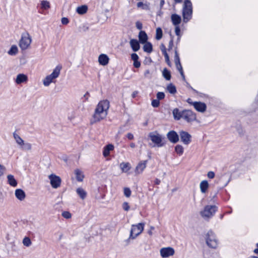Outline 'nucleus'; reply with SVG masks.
Masks as SVG:
<instances>
[{"label":"nucleus","mask_w":258,"mask_h":258,"mask_svg":"<svg viewBox=\"0 0 258 258\" xmlns=\"http://www.w3.org/2000/svg\"><path fill=\"white\" fill-rule=\"evenodd\" d=\"M157 99L160 100L163 99L165 97V94L162 92H159L157 93Z\"/></svg>","instance_id":"nucleus-45"},{"label":"nucleus","mask_w":258,"mask_h":258,"mask_svg":"<svg viewBox=\"0 0 258 258\" xmlns=\"http://www.w3.org/2000/svg\"><path fill=\"white\" fill-rule=\"evenodd\" d=\"M134 66L136 68H139L141 66V63L139 61L136 60L135 61H134Z\"/></svg>","instance_id":"nucleus-54"},{"label":"nucleus","mask_w":258,"mask_h":258,"mask_svg":"<svg viewBox=\"0 0 258 258\" xmlns=\"http://www.w3.org/2000/svg\"><path fill=\"white\" fill-rule=\"evenodd\" d=\"M122 208L125 211H127L129 210L130 207L127 202H124L122 204Z\"/></svg>","instance_id":"nucleus-48"},{"label":"nucleus","mask_w":258,"mask_h":258,"mask_svg":"<svg viewBox=\"0 0 258 258\" xmlns=\"http://www.w3.org/2000/svg\"><path fill=\"white\" fill-rule=\"evenodd\" d=\"M6 167L0 164V177L3 176L6 171Z\"/></svg>","instance_id":"nucleus-46"},{"label":"nucleus","mask_w":258,"mask_h":258,"mask_svg":"<svg viewBox=\"0 0 258 258\" xmlns=\"http://www.w3.org/2000/svg\"><path fill=\"white\" fill-rule=\"evenodd\" d=\"M148 137L154 144L153 147H162L164 146V137L157 131L150 132Z\"/></svg>","instance_id":"nucleus-4"},{"label":"nucleus","mask_w":258,"mask_h":258,"mask_svg":"<svg viewBox=\"0 0 258 258\" xmlns=\"http://www.w3.org/2000/svg\"><path fill=\"white\" fill-rule=\"evenodd\" d=\"M181 141L185 145H188L191 142V135L187 132L181 131L179 132Z\"/></svg>","instance_id":"nucleus-13"},{"label":"nucleus","mask_w":258,"mask_h":258,"mask_svg":"<svg viewBox=\"0 0 258 258\" xmlns=\"http://www.w3.org/2000/svg\"><path fill=\"white\" fill-rule=\"evenodd\" d=\"M174 62H175V64L180 63L179 56V55L178 54L176 49H175V50Z\"/></svg>","instance_id":"nucleus-41"},{"label":"nucleus","mask_w":258,"mask_h":258,"mask_svg":"<svg viewBox=\"0 0 258 258\" xmlns=\"http://www.w3.org/2000/svg\"><path fill=\"white\" fill-rule=\"evenodd\" d=\"M151 105L154 107H158L160 105L159 100L158 99H154L152 101Z\"/></svg>","instance_id":"nucleus-44"},{"label":"nucleus","mask_w":258,"mask_h":258,"mask_svg":"<svg viewBox=\"0 0 258 258\" xmlns=\"http://www.w3.org/2000/svg\"><path fill=\"white\" fill-rule=\"evenodd\" d=\"M167 90L171 94H174L176 93V88L175 85L170 83L166 87Z\"/></svg>","instance_id":"nucleus-32"},{"label":"nucleus","mask_w":258,"mask_h":258,"mask_svg":"<svg viewBox=\"0 0 258 258\" xmlns=\"http://www.w3.org/2000/svg\"><path fill=\"white\" fill-rule=\"evenodd\" d=\"M162 75L163 77L166 80H170L171 79V74L170 72L166 69L165 68L163 69L162 72Z\"/></svg>","instance_id":"nucleus-35"},{"label":"nucleus","mask_w":258,"mask_h":258,"mask_svg":"<svg viewBox=\"0 0 258 258\" xmlns=\"http://www.w3.org/2000/svg\"><path fill=\"white\" fill-rule=\"evenodd\" d=\"M160 180L159 179L156 178V179H155V183L156 184H160Z\"/></svg>","instance_id":"nucleus-63"},{"label":"nucleus","mask_w":258,"mask_h":258,"mask_svg":"<svg viewBox=\"0 0 258 258\" xmlns=\"http://www.w3.org/2000/svg\"><path fill=\"white\" fill-rule=\"evenodd\" d=\"M13 135L16 143L22 150L29 151L31 149V144L29 143H25L18 134L14 132Z\"/></svg>","instance_id":"nucleus-6"},{"label":"nucleus","mask_w":258,"mask_h":258,"mask_svg":"<svg viewBox=\"0 0 258 258\" xmlns=\"http://www.w3.org/2000/svg\"><path fill=\"white\" fill-rule=\"evenodd\" d=\"M126 136L128 138V139L131 140H133L134 138L133 134L131 133H127Z\"/></svg>","instance_id":"nucleus-57"},{"label":"nucleus","mask_w":258,"mask_h":258,"mask_svg":"<svg viewBox=\"0 0 258 258\" xmlns=\"http://www.w3.org/2000/svg\"><path fill=\"white\" fill-rule=\"evenodd\" d=\"M139 39L141 43H145L147 42L148 36L144 31H141L139 34Z\"/></svg>","instance_id":"nucleus-26"},{"label":"nucleus","mask_w":258,"mask_h":258,"mask_svg":"<svg viewBox=\"0 0 258 258\" xmlns=\"http://www.w3.org/2000/svg\"><path fill=\"white\" fill-rule=\"evenodd\" d=\"M217 210L216 206H206L204 210L201 212V215L204 218H210L212 217Z\"/></svg>","instance_id":"nucleus-9"},{"label":"nucleus","mask_w":258,"mask_h":258,"mask_svg":"<svg viewBox=\"0 0 258 258\" xmlns=\"http://www.w3.org/2000/svg\"><path fill=\"white\" fill-rule=\"evenodd\" d=\"M209 185L208 182L207 180H203L201 182L200 184V188L201 191L202 193H205L207 192Z\"/></svg>","instance_id":"nucleus-25"},{"label":"nucleus","mask_w":258,"mask_h":258,"mask_svg":"<svg viewBox=\"0 0 258 258\" xmlns=\"http://www.w3.org/2000/svg\"><path fill=\"white\" fill-rule=\"evenodd\" d=\"M165 61L166 62V63L168 64V65L169 66H171V62H170V61L169 58H167V59H165Z\"/></svg>","instance_id":"nucleus-62"},{"label":"nucleus","mask_w":258,"mask_h":258,"mask_svg":"<svg viewBox=\"0 0 258 258\" xmlns=\"http://www.w3.org/2000/svg\"><path fill=\"white\" fill-rule=\"evenodd\" d=\"M18 49L17 46L15 45H13L11 46L8 53L10 55H15L18 53Z\"/></svg>","instance_id":"nucleus-34"},{"label":"nucleus","mask_w":258,"mask_h":258,"mask_svg":"<svg viewBox=\"0 0 258 258\" xmlns=\"http://www.w3.org/2000/svg\"><path fill=\"white\" fill-rule=\"evenodd\" d=\"M61 23L63 25H67L69 23V21L67 18L63 17L61 20Z\"/></svg>","instance_id":"nucleus-51"},{"label":"nucleus","mask_w":258,"mask_h":258,"mask_svg":"<svg viewBox=\"0 0 258 258\" xmlns=\"http://www.w3.org/2000/svg\"><path fill=\"white\" fill-rule=\"evenodd\" d=\"M182 118L188 122H190L196 120V116L191 111L185 110L182 111Z\"/></svg>","instance_id":"nucleus-12"},{"label":"nucleus","mask_w":258,"mask_h":258,"mask_svg":"<svg viewBox=\"0 0 258 258\" xmlns=\"http://www.w3.org/2000/svg\"><path fill=\"white\" fill-rule=\"evenodd\" d=\"M74 173L76 176V178L78 181H83L84 178V175L83 172L81 170L79 169H75L74 171Z\"/></svg>","instance_id":"nucleus-22"},{"label":"nucleus","mask_w":258,"mask_h":258,"mask_svg":"<svg viewBox=\"0 0 258 258\" xmlns=\"http://www.w3.org/2000/svg\"><path fill=\"white\" fill-rule=\"evenodd\" d=\"M31 41V37L28 33L23 34L19 42V46L22 50H25L29 47Z\"/></svg>","instance_id":"nucleus-7"},{"label":"nucleus","mask_w":258,"mask_h":258,"mask_svg":"<svg viewBox=\"0 0 258 258\" xmlns=\"http://www.w3.org/2000/svg\"><path fill=\"white\" fill-rule=\"evenodd\" d=\"M138 92L137 91H135L133 92L132 94V97L135 98L136 97L137 95L138 94Z\"/></svg>","instance_id":"nucleus-59"},{"label":"nucleus","mask_w":258,"mask_h":258,"mask_svg":"<svg viewBox=\"0 0 258 258\" xmlns=\"http://www.w3.org/2000/svg\"><path fill=\"white\" fill-rule=\"evenodd\" d=\"M192 104L198 111L204 112L206 109V105L204 103L195 102Z\"/></svg>","instance_id":"nucleus-16"},{"label":"nucleus","mask_w":258,"mask_h":258,"mask_svg":"<svg viewBox=\"0 0 258 258\" xmlns=\"http://www.w3.org/2000/svg\"><path fill=\"white\" fill-rule=\"evenodd\" d=\"M119 167L122 172L126 173L131 169V165L128 162H122L120 164Z\"/></svg>","instance_id":"nucleus-23"},{"label":"nucleus","mask_w":258,"mask_h":258,"mask_svg":"<svg viewBox=\"0 0 258 258\" xmlns=\"http://www.w3.org/2000/svg\"><path fill=\"white\" fill-rule=\"evenodd\" d=\"M109 107L110 103L108 100H103L99 101L95 109L90 123L93 124L105 119Z\"/></svg>","instance_id":"nucleus-1"},{"label":"nucleus","mask_w":258,"mask_h":258,"mask_svg":"<svg viewBox=\"0 0 258 258\" xmlns=\"http://www.w3.org/2000/svg\"><path fill=\"white\" fill-rule=\"evenodd\" d=\"M28 81V77L24 74H18L15 79V82L17 84L25 83Z\"/></svg>","instance_id":"nucleus-17"},{"label":"nucleus","mask_w":258,"mask_h":258,"mask_svg":"<svg viewBox=\"0 0 258 258\" xmlns=\"http://www.w3.org/2000/svg\"><path fill=\"white\" fill-rule=\"evenodd\" d=\"M131 190L128 187L123 188V194L126 197L129 198L131 195Z\"/></svg>","instance_id":"nucleus-40"},{"label":"nucleus","mask_w":258,"mask_h":258,"mask_svg":"<svg viewBox=\"0 0 258 258\" xmlns=\"http://www.w3.org/2000/svg\"><path fill=\"white\" fill-rule=\"evenodd\" d=\"M163 36L162 30L161 28L158 27L156 30V36L155 38L157 40H160Z\"/></svg>","instance_id":"nucleus-36"},{"label":"nucleus","mask_w":258,"mask_h":258,"mask_svg":"<svg viewBox=\"0 0 258 258\" xmlns=\"http://www.w3.org/2000/svg\"><path fill=\"white\" fill-rule=\"evenodd\" d=\"M151 72L149 70H146L144 72V76L145 78H151Z\"/></svg>","instance_id":"nucleus-47"},{"label":"nucleus","mask_w":258,"mask_h":258,"mask_svg":"<svg viewBox=\"0 0 258 258\" xmlns=\"http://www.w3.org/2000/svg\"><path fill=\"white\" fill-rule=\"evenodd\" d=\"M192 4L189 0H185L184 2L182 16L183 21L185 23L187 22L192 18Z\"/></svg>","instance_id":"nucleus-3"},{"label":"nucleus","mask_w":258,"mask_h":258,"mask_svg":"<svg viewBox=\"0 0 258 258\" xmlns=\"http://www.w3.org/2000/svg\"><path fill=\"white\" fill-rule=\"evenodd\" d=\"M88 10V7L86 5H83L78 7L76 9V12L80 15H83L85 14Z\"/></svg>","instance_id":"nucleus-31"},{"label":"nucleus","mask_w":258,"mask_h":258,"mask_svg":"<svg viewBox=\"0 0 258 258\" xmlns=\"http://www.w3.org/2000/svg\"><path fill=\"white\" fill-rule=\"evenodd\" d=\"M160 49H161L162 53L166 52V47H165V46L163 44H162L161 45V46H160Z\"/></svg>","instance_id":"nucleus-55"},{"label":"nucleus","mask_w":258,"mask_h":258,"mask_svg":"<svg viewBox=\"0 0 258 258\" xmlns=\"http://www.w3.org/2000/svg\"><path fill=\"white\" fill-rule=\"evenodd\" d=\"M175 253V250L171 247H166L160 249V254L162 257L167 258L173 256Z\"/></svg>","instance_id":"nucleus-11"},{"label":"nucleus","mask_w":258,"mask_h":258,"mask_svg":"<svg viewBox=\"0 0 258 258\" xmlns=\"http://www.w3.org/2000/svg\"><path fill=\"white\" fill-rule=\"evenodd\" d=\"M89 97V94L87 92L84 95V97L85 98L86 100H87L88 99V98Z\"/></svg>","instance_id":"nucleus-60"},{"label":"nucleus","mask_w":258,"mask_h":258,"mask_svg":"<svg viewBox=\"0 0 258 258\" xmlns=\"http://www.w3.org/2000/svg\"><path fill=\"white\" fill-rule=\"evenodd\" d=\"M143 44H144L143 46L144 51L149 53H151L153 50L152 44L149 42H147Z\"/></svg>","instance_id":"nucleus-30"},{"label":"nucleus","mask_w":258,"mask_h":258,"mask_svg":"<svg viewBox=\"0 0 258 258\" xmlns=\"http://www.w3.org/2000/svg\"><path fill=\"white\" fill-rule=\"evenodd\" d=\"M16 197L20 201H23L26 197L25 192L21 189H17L15 191Z\"/></svg>","instance_id":"nucleus-19"},{"label":"nucleus","mask_w":258,"mask_h":258,"mask_svg":"<svg viewBox=\"0 0 258 258\" xmlns=\"http://www.w3.org/2000/svg\"><path fill=\"white\" fill-rule=\"evenodd\" d=\"M137 7L138 8H142L143 10H148V5L143 4V2H139L137 4Z\"/></svg>","instance_id":"nucleus-43"},{"label":"nucleus","mask_w":258,"mask_h":258,"mask_svg":"<svg viewBox=\"0 0 258 258\" xmlns=\"http://www.w3.org/2000/svg\"><path fill=\"white\" fill-rule=\"evenodd\" d=\"M48 179L52 188L56 189L60 186L61 179L59 176L54 174H51L48 176Z\"/></svg>","instance_id":"nucleus-10"},{"label":"nucleus","mask_w":258,"mask_h":258,"mask_svg":"<svg viewBox=\"0 0 258 258\" xmlns=\"http://www.w3.org/2000/svg\"><path fill=\"white\" fill-rule=\"evenodd\" d=\"M136 27L139 30H142L143 28V25L142 23L140 21H137L136 22Z\"/></svg>","instance_id":"nucleus-49"},{"label":"nucleus","mask_w":258,"mask_h":258,"mask_svg":"<svg viewBox=\"0 0 258 258\" xmlns=\"http://www.w3.org/2000/svg\"><path fill=\"white\" fill-rule=\"evenodd\" d=\"M155 229L154 227L151 226L150 227V229L148 231V233L149 235L152 236L153 235V230Z\"/></svg>","instance_id":"nucleus-56"},{"label":"nucleus","mask_w":258,"mask_h":258,"mask_svg":"<svg viewBox=\"0 0 258 258\" xmlns=\"http://www.w3.org/2000/svg\"><path fill=\"white\" fill-rule=\"evenodd\" d=\"M147 161H142L140 162L137 165L135 169V173L136 174H141L146 167Z\"/></svg>","instance_id":"nucleus-15"},{"label":"nucleus","mask_w":258,"mask_h":258,"mask_svg":"<svg viewBox=\"0 0 258 258\" xmlns=\"http://www.w3.org/2000/svg\"><path fill=\"white\" fill-rule=\"evenodd\" d=\"M171 19L172 24L175 26H178L181 21L180 16L175 14L171 15Z\"/></svg>","instance_id":"nucleus-21"},{"label":"nucleus","mask_w":258,"mask_h":258,"mask_svg":"<svg viewBox=\"0 0 258 258\" xmlns=\"http://www.w3.org/2000/svg\"><path fill=\"white\" fill-rule=\"evenodd\" d=\"M62 216L66 219H70L72 217V214L68 211H64L62 213Z\"/></svg>","instance_id":"nucleus-42"},{"label":"nucleus","mask_w":258,"mask_h":258,"mask_svg":"<svg viewBox=\"0 0 258 258\" xmlns=\"http://www.w3.org/2000/svg\"><path fill=\"white\" fill-rule=\"evenodd\" d=\"M8 183L13 187H16L17 185V181L13 175L9 174L7 176Z\"/></svg>","instance_id":"nucleus-28"},{"label":"nucleus","mask_w":258,"mask_h":258,"mask_svg":"<svg viewBox=\"0 0 258 258\" xmlns=\"http://www.w3.org/2000/svg\"><path fill=\"white\" fill-rule=\"evenodd\" d=\"M22 242H23V245L27 247H29L32 244V242H31V239L28 237H25L23 239Z\"/></svg>","instance_id":"nucleus-38"},{"label":"nucleus","mask_w":258,"mask_h":258,"mask_svg":"<svg viewBox=\"0 0 258 258\" xmlns=\"http://www.w3.org/2000/svg\"><path fill=\"white\" fill-rule=\"evenodd\" d=\"M130 146L132 148H135L136 147V145L134 143H131Z\"/></svg>","instance_id":"nucleus-64"},{"label":"nucleus","mask_w":258,"mask_h":258,"mask_svg":"<svg viewBox=\"0 0 258 258\" xmlns=\"http://www.w3.org/2000/svg\"><path fill=\"white\" fill-rule=\"evenodd\" d=\"M144 226L145 224L143 223L133 225L130 231V238L133 239L139 236L144 230Z\"/></svg>","instance_id":"nucleus-5"},{"label":"nucleus","mask_w":258,"mask_h":258,"mask_svg":"<svg viewBox=\"0 0 258 258\" xmlns=\"http://www.w3.org/2000/svg\"><path fill=\"white\" fill-rule=\"evenodd\" d=\"M207 176L210 179H213L215 177V173L213 171H209L208 172Z\"/></svg>","instance_id":"nucleus-53"},{"label":"nucleus","mask_w":258,"mask_h":258,"mask_svg":"<svg viewBox=\"0 0 258 258\" xmlns=\"http://www.w3.org/2000/svg\"><path fill=\"white\" fill-rule=\"evenodd\" d=\"M41 8L43 10H47L50 8V3L46 0H42L40 3Z\"/></svg>","instance_id":"nucleus-33"},{"label":"nucleus","mask_w":258,"mask_h":258,"mask_svg":"<svg viewBox=\"0 0 258 258\" xmlns=\"http://www.w3.org/2000/svg\"><path fill=\"white\" fill-rule=\"evenodd\" d=\"M76 192L82 200H84L87 196L86 191L81 187H79L76 189Z\"/></svg>","instance_id":"nucleus-29"},{"label":"nucleus","mask_w":258,"mask_h":258,"mask_svg":"<svg viewBox=\"0 0 258 258\" xmlns=\"http://www.w3.org/2000/svg\"><path fill=\"white\" fill-rule=\"evenodd\" d=\"M163 54L164 55V56L165 57V59L169 58V56L168 54H167V52H165V53H163Z\"/></svg>","instance_id":"nucleus-61"},{"label":"nucleus","mask_w":258,"mask_h":258,"mask_svg":"<svg viewBox=\"0 0 258 258\" xmlns=\"http://www.w3.org/2000/svg\"><path fill=\"white\" fill-rule=\"evenodd\" d=\"M131 47L134 51H137L140 48L139 42L136 39H132L130 41Z\"/></svg>","instance_id":"nucleus-20"},{"label":"nucleus","mask_w":258,"mask_h":258,"mask_svg":"<svg viewBox=\"0 0 258 258\" xmlns=\"http://www.w3.org/2000/svg\"><path fill=\"white\" fill-rule=\"evenodd\" d=\"M61 68L62 67L61 66H57L53 69L51 74L46 76L44 78V79L42 81V82L43 85L45 87H48L51 83L55 82V79L59 77Z\"/></svg>","instance_id":"nucleus-2"},{"label":"nucleus","mask_w":258,"mask_h":258,"mask_svg":"<svg viewBox=\"0 0 258 258\" xmlns=\"http://www.w3.org/2000/svg\"><path fill=\"white\" fill-rule=\"evenodd\" d=\"M175 33L177 36H180V29L178 26H175Z\"/></svg>","instance_id":"nucleus-52"},{"label":"nucleus","mask_w":258,"mask_h":258,"mask_svg":"<svg viewBox=\"0 0 258 258\" xmlns=\"http://www.w3.org/2000/svg\"><path fill=\"white\" fill-rule=\"evenodd\" d=\"M173 46V39H171L169 42L168 49L170 50V49H172Z\"/></svg>","instance_id":"nucleus-58"},{"label":"nucleus","mask_w":258,"mask_h":258,"mask_svg":"<svg viewBox=\"0 0 258 258\" xmlns=\"http://www.w3.org/2000/svg\"><path fill=\"white\" fill-rule=\"evenodd\" d=\"M175 151L177 154L181 156L183 153L184 149L181 145H177L175 147Z\"/></svg>","instance_id":"nucleus-37"},{"label":"nucleus","mask_w":258,"mask_h":258,"mask_svg":"<svg viewBox=\"0 0 258 258\" xmlns=\"http://www.w3.org/2000/svg\"><path fill=\"white\" fill-rule=\"evenodd\" d=\"M114 149V146L112 144H108L103 148V155L104 157H107L110 154V152Z\"/></svg>","instance_id":"nucleus-24"},{"label":"nucleus","mask_w":258,"mask_h":258,"mask_svg":"<svg viewBox=\"0 0 258 258\" xmlns=\"http://www.w3.org/2000/svg\"><path fill=\"white\" fill-rule=\"evenodd\" d=\"M175 66H176L177 69L179 71V72L182 78V79L183 80H185V76H184V75L183 73V71L181 63H179L176 64Z\"/></svg>","instance_id":"nucleus-39"},{"label":"nucleus","mask_w":258,"mask_h":258,"mask_svg":"<svg viewBox=\"0 0 258 258\" xmlns=\"http://www.w3.org/2000/svg\"><path fill=\"white\" fill-rule=\"evenodd\" d=\"M98 61L100 64L106 66L108 63L109 57L106 54H101L99 56Z\"/></svg>","instance_id":"nucleus-18"},{"label":"nucleus","mask_w":258,"mask_h":258,"mask_svg":"<svg viewBox=\"0 0 258 258\" xmlns=\"http://www.w3.org/2000/svg\"><path fill=\"white\" fill-rule=\"evenodd\" d=\"M167 137L169 141L172 143H176L179 141V136L174 131L169 132L167 134Z\"/></svg>","instance_id":"nucleus-14"},{"label":"nucleus","mask_w":258,"mask_h":258,"mask_svg":"<svg viewBox=\"0 0 258 258\" xmlns=\"http://www.w3.org/2000/svg\"><path fill=\"white\" fill-rule=\"evenodd\" d=\"M172 113L174 119L176 120H179L182 117V111H179L178 108L174 109Z\"/></svg>","instance_id":"nucleus-27"},{"label":"nucleus","mask_w":258,"mask_h":258,"mask_svg":"<svg viewBox=\"0 0 258 258\" xmlns=\"http://www.w3.org/2000/svg\"><path fill=\"white\" fill-rule=\"evenodd\" d=\"M131 58H132V59L134 61H135L136 60H138L139 56L137 54L134 53L132 54Z\"/></svg>","instance_id":"nucleus-50"},{"label":"nucleus","mask_w":258,"mask_h":258,"mask_svg":"<svg viewBox=\"0 0 258 258\" xmlns=\"http://www.w3.org/2000/svg\"><path fill=\"white\" fill-rule=\"evenodd\" d=\"M206 243L207 245L213 248H215L218 245L215 234L212 231H209L206 234Z\"/></svg>","instance_id":"nucleus-8"}]
</instances>
